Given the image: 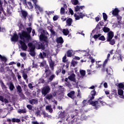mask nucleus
Returning <instances> with one entry per match:
<instances>
[{
  "mask_svg": "<svg viewBox=\"0 0 124 124\" xmlns=\"http://www.w3.org/2000/svg\"><path fill=\"white\" fill-rule=\"evenodd\" d=\"M23 4L25 6V7L26 8H28V9H32V8H33L31 2H25L24 4Z\"/></svg>",
  "mask_w": 124,
  "mask_h": 124,
  "instance_id": "11",
  "label": "nucleus"
},
{
  "mask_svg": "<svg viewBox=\"0 0 124 124\" xmlns=\"http://www.w3.org/2000/svg\"><path fill=\"white\" fill-rule=\"evenodd\" d=\"M27 108L29 109V110H32V106L31 105H27Z\"/></svg>",
  "mask_w": 124,
  "mask_h": 124,
  "instance_id": "52",
  "label": "nucleus"
},
{
  "mask_svg": "<svg viewBox=\"0 0 124 124\" xmlns=\"http://www.w3.org/2000/svg\"><path fill=\"white\" fill-rule=\"evenodd\" d=\"M96 95L95 93H92L90 95H89V97L90 98V99L89 100V101L90 102V100H93L94 99V96Z\"/></svg>",
  "mask_w": 124,
  "mask_h": 124,
  "instance_id": "29",
  "label": "nucleus"
},
{
  "mask_svg": "<svg viewBox=\"0 0 124 124\" xmlns=\"http://www.w3.org/2000/svg\"><path fill=\"white\" fill-rule=\"evenodd\" d=\"M118 93H124V91L122 89H119Z\"/></svg>",
  "mask_w": 124,
  "mask_h": 124,
  "instance_id": "64",
  "label": "nucleus"
},
{
  "mask_svg": "<svg viewBox=\"0 0 124 124\" xmlns=\"http://www.w3.org/2000/svg\"><path fill=\"white\" fill-rule=\"evenodd\" d=\"M74 16L75 17L76 20H79L80 18H81L79 16H78L76 14L74 15Z\"/></svg>",
  "mask_w": 124,
  "mask_h": 124,
  "instance_id": "51",
  "label": "nucleus"
},
{
  "mask_svg": "<svg viewBox=\"0 0 124 124\" xmlns=\"http://www.w3.org/2000/svg\"><path fill=\"white\" fill-rule=\"evenodd\" d=\"M16 88L17 93H22V91H23L22 90V87H21L20 85H17V86H16Z\"/></svg>",
  "mask_w": 124,
  "mask_h": 124,
  "instance_id": "25",
  "label": "nucleus"
},
{
  "mask_svg": "<svg viewBox=\"0 0 124 124\" xmlns=\"http://www.w3.org/2000/svg\"><path fill=\"white\" fill-rule=\"evenodd\" d=\"M73 60H77L78 61H79L80 60V57L78 56H75L73 58Z\"/></svg>",
  "mask_w": 124,
  "mask_h": 124,
  "instance_id": "61",
  "label": "nucleus"
},
{
  "mask_svg": "<svg viewBox=\"0 0 124 124\" xmlns=\"http://www.w3.org/2000/svg\"><path fill=\"white\" fill-rule=\"evenodd\" d=\"M26 95L29 99H31V98H34L36 96V93H27Z\"/></svg>",
  "mask_w": 124,
  "mask_h": 124,
  "instance_id": "14",
  "label": "nucleus"
},
{
  "mask_svg": "<svg viewBox=\"0 0 124 124\" xmlns=\"http://www.w3.org/2000/svg\"><path fill=\"white\" fill-rule=\"evenodd\" d=\"M32 67H35V68H37L38 65L37 64L34 63V62L32 63Z\"/></svg>",
  "mask_w": 124,
  "mask_h": 124,
  "instance_id": "56",
  "label": "nucleus"
},
{
  "mask_svg": "<svg viewBox=\"0 0 124 124\" xmlns=\"http://www.w3.org/2000/svg\"><path fill=\"white\" fill-rule=\"evenodd\" d=\"M0 59L3 62H6V58L4 56H2L0 55Z\"/></svg>",
  "mask_w": 124,
  "mask_h": 124,
  "instance_id": "45",
  "label": "nucleus"
},
{
  "mask_svg": "<svg viewBox=\"0 0 124 124\" xmlns=\"http://www.w3.org/2000/svg\"><path fill=\"white\" fill-rule=\"evenodd\" d=\"M113 37H114V32H113L112 31H109L108 33V37L107 38V41H110V40H111V39H112V38H113Z\"/></svg>",
  "mask_w": 124,
  "mask_h": 124,
  "instance_id": "9",
  "label": "nucleus"
},
{
  "mask_svg": "<svg viewBox=\"0 0 124 124\" xmlns=\"http://www.w3.org/2000/svg\"><path fill=\"white\" fill-rule=\"evenodd\" d=\"M42 115H43L44 118H48V117H49V114H48V113H46L45 111L42 112Z\"/></svg>",
  "mask_w": 124,
  "mask_h": 124,
  "instance_id": "39",
  "label": "nucleus"
},
{
  "mask_svg": "<svg viewBox=\"0 0 124 124\" xmlns=\"http://www.w3.org/2000/svg\"><path fill=\"white\" fill-rule=\"evenodd\" d=\"M12 123H20L21 122V120L18 118H12Z\"/></svg>",
  "mask_w": 124,
  "mask_h": 124,
  "instance_id": "26",
  "label": "nucleus"
},
{
  "mask_svg": "<svg viewBox=\"0 0 124 124\" xmlns=\"http://www.w3.org/2000/svg\"><path fill=\"white\" fill-rule=\"evenodd\" d=\"M4 98L2 97V96H0V101H1L2 102H4Z\"/></svg>",
  "mask_w": 124,
  "mask_h": 124,
  "instance_id": "60",
  "label": "nucleus"
},
{
  "mask_svg": "<svg viewBox=\"0 0 124 124\" xmlns=\"http://www.w3.org/2000/svg\"><path fill=\"white\" fill-rule=\"evenodd\" d=\"M8 86L9 89H10V91H11V92H12V91H13L15 88V87L14 86V85L13 84V83H12V82L9 83Z\"/></svg>",
  "mask_w": 124,
  "mask_h": 124,
  "instance_id": "18",
  "label": "nucleus"
},
{
  "mask_svg": "<svg viewBox=\"0 0 124 124\" xmlns=\"http://www.w3.org/2000/svg\"><path fill=\"white\" fill-rule=\"evenodd\" d=\"M32 0L34 4L35 5V8H36V9H38V10H39L40 12H42V11H43V9L40 7H39V6H38L37 4H36V2H37V0Z\"/></svg>",
  "mask_w": 124,
  "mask_h": 124,
  "instance_id": "10",
  "label": "nucleus"
},
{
  "mask_svg": "<svg viewBox=\"0 0 124 124\" xmlns=\"http://www.w3.org/2000/svg\"><path fill=\"white\" fill-rule=\"evenodd\" d=\"M19 96H20L21 98H22V99H26V97H25L24 93H19Z\"/></svg>",
  "mask_w": 124,
  "mask_h": 124,
  "instance_id": "47",
  "label": "nucleus"
},
{
  "mask_svg": "<svg viewBox=\"0 0 124 124\" xmlns=\"http://www.w3.org/2000/svg\"><path fill=\"white\" fill-rule=\"evenodd\" d=\"M67 96L70 98L72 99H75V105L77 106L78 104H77L78 101H79V99L82 97V95L81 93H78L76 96L75 93H68Z\"/></svg>",
  "mask_w": 124,
  "mask_h": 124,
  "instance_id": "3",
  "label": "nucleus"
},
{
  "mask_svg": "<svg viewBox=\"0 0 124 124\" xmlns=\"http://www.w3.org/2000/svg\"><path fill=\"white\" fill-rule=\"evenodd\" d=\"M55 77H56V76H55V75H51L49 78H48V81L51 82V81H53V79L55 78Z\"/></svg>",
  "mask_w": 124,
  "mask_h": 124,
  "instance_id": "27",
  "label": "nucleus"
},
{
  "mask_svg": "<svg viewBox=\"0 0 124 124\" xmlns=\"http://www.w3.org/2000/svg\"><path fill=\"white\" fill-rule=\"evenodd\" d=\"M118 95L121 98H124V93H118Z\"/></svg>",
  "mask_w": 124,
  "mask_h": 124,
  "instance_id": "59",
  "label": "nucleus"
},
{
  "mask_svg": "<svg viewBox=\"0 0 124 124\" xmlns=\"http://www.w3.org/2000/svg\"><path fill=\"white\" fill-rule=\"evenodd\" d=\"M63 62H67V60H66V55H65V56H64L63 58Z\"/></svg>",
  "mask_w": 124,
  "mask_h": 124,
  "instance_id": "62",
  "label": "nucleus"
},
{
  "mask_svg": "<svg viewBox=\"0 0 124 124\" xmlns=\"http://www.w3.org/2000/svg\"><path fill=\"white\" fill-rule=\"evenodd\" d=\"M101 98H99V99H98L97 101H92L91 102H90V104H91V105H92V106H96L97 104H98V103H101L102 105H104L105 104V102H103V101H101Z\"/></svg>",
  "mask_w": 124,
  "mask_h": 124,
  "instance_id": "5",
  "label": "nucleus"
},
{
  "mask_svg": "<svg viewBox=\"0 0 124 124\" xmlns=\"http://www.w3.org/2000/svg\"><path fill=\"white\" fill-rule=\"evenodd\" d=\"M74 112L76 113L75 115L71 114L69 115L68 113H65V112L63 111V119H66V121L67 122L71 121L69 122V124H81V123H80V119L75 118V116L78 115V114H79V110L78 109H75Z\"/></svg>",
  "mask_w": 124,
  "mask_h": 124,
  "instance_id": "1",
  "label": "nucleus"
},
{
  "mask_svg": "<svg viewBox=\"0 0 124 124\" xmlns=\"http://www.w3.org/2000/svg\"><path fill=\"white\" fill-rule=\"evenodd\" d=\"M20 56L21 57H22L23 58H25L27 56V54L24 52H21L20 53Z\"/></svg>",
  "mask_w": 124,
  "mask_h": 124,
  "instance_id": "50",
  "label": "nucleus"
},
{
  "mask_svg": "<svg viewBox=\"0 0 124 124\" xmlns=\"http://www.w3.org/2000/svg\"><path fill=\"white\" fill-rule=\"evenodd\" d=\"M72 3L74 5H77L78 4V0H71Z\"/></svg>",
  "mask_w": 124,
  "mask_h": 124,
  "instance_id": "40",
  "label": "nucleus"
},
{
  "mask_svg": "<svg viewBox=\"0 0 124 124\" xmlns=\"http://www.w3.org/2000/svg\"><path fill=\"white\" fill-rule=\"evenodd\" d=\"M46 99H48V100H50V99H52V98H53V95H52L51 94H47L46 96Z\"/></svg>",
  "mask_w": 124,
  "mask_h": 124,
  "instance_id": "34",
  "label": "nucleus"
},
{
  "mask_svg": "<svg viewBox=\"0 0 124 124\" xmlns=\"http://www.w3.org/2000/svg\"><path fill=\"white\" fill-rule=\"evenodd\" d=\"M115 56L118 60H121V61L123 59V58H124V56H122V55L120 54H116Z\"/></svg>",
  "mask_w": 124,
  "mask_h": 124,
  "instance_id": "35",
  "label": "nucleus"
},
{
  "mask_svg": "<svg viewBox=\"0 0 124 124\" xmlns=\"http://www.w3.org/2000/svg\"><path fill=\"white\" fill-rule=\"evenodd\" d=\"M19 84L20 85H21V86H24V88H27V85L25 84L24 81H20Z\"/></svg>",
  "mask_w": 124,
  "mask_h": 124,
  "instance_id": "46",
  "label": "nucleus"
},
{
  "mask_svg": "<svg viewBox=\"0 0 124 124\" xmlns=\"http://www.w3.org/2000/svg\"><path fill=\"white\" fill-rule=\"evenodd\" d=\"M28 47L30 48V55L32 57L35 56V52L34 49H35V45H32L31 43L28 44Z\"/></svg>",
  "mask_w": 124,
  "mask_h": 124,
  "instance_id": "4",
  "label": "nucleus"
},
{
  "mask_svg": "<svg viewBox=\"0 0 124 124\" xmlns=\"http://www.w3.org/2000/svg\"><path fill=\"white\" fill-rule=\"evenodd\" d=\"M44 65H46V61H44L42 63H41V66H44Z\"/></svg>",
  "mask_w": 124,
  "mask_h": 124,
  "instance_id": "53",
  "label": "nucleus"
},
{
  "mask_svg": "<svg viewBox=\"0 0 124 124\" xmlns=\"http://www.w3.org/2000/svg\"><path fill=\"white\" fill-rule=\"evenodd\" d=\"M19 42L21 45V48L23 50V51H27V49H28V46L26 45L25 41H22L20 40Z\"/></svg>",
  "mask_w": 124,
  "mask_h": 124,
  "instance_id": "7",
  "label": "nucleus"
},
{
  "mask_svg": "<svg viewBox=\"0 0 124 124\" xmlns=\"http://www.w3.org/2000/svg\"><path fill=\"white\" fill-rule=\"evenodd\" d=\"M99 39L100 40H102L103 41H104V40H105V37H104V36L102 35L101 36Z\"/></svg>",
  "mask_w": 124,
  "mask_h": 124,
  "instance_id": "55",
  "label": "nucleus"
},
{
  "mask_svg": "<svg viewBox=\"0 0 124 124\" xmlns=\"http://www.w3.org/2000/svg\"><path fill=\"white\" fill-rule=\"evenodd\" d=\"M17 113L19 114H26L27 113V109L26 108L24 109H19L17 110Z\"/></svg>",
  "mask_w": 124,
  "mask_h": 124,
  "instance_id": "20",
  "label": "nucleus"
},
{
  "mask_svg": "<svg viewBox=\"0 0 124 124\" xmlns=\"http://www.w3.org/2000/svg\"><path fill=\"white\" fill-rule=\"evenodd\" d=\"M83 8H85V6H76L75 7V11H76V12H78V11H80V10H81L83 9Z\"/></svg>",
  "mask_w": 124,
  "mask_h": 124,
  "instance_id": "17",
  "label": "nucleus"
},
{
  "mask_svg": "<svg viewBox=\"0 0 124 124\" xmlns=\"http://www.w3.org/2000/svg\"><path fill=\"white\" fill-rule=\"evenodd\" d=\"M58 119H62V111L59 112Z\"/></svg>",
  "mask_w": 124,
  "mask_h": 124,
  "instance_id": "44",
  "label": "nucleus"
},
{
  "mask_svg": "<svg viewBox=\"0 0 124 124\" xmlns=\"http://www.w3.org/2000/svg\"><path fill=\"white\" fill-rule=\"evenodd\" d=\"M39 38L40 40H43V41L45 42L47 41V37L43 34L40 35L39 36Z\"/></svg>",
  "mask_w": 124,
  "mask_h": 124,
  "instance_id": "21",
  "label": "nucleus"
},
{
  "mask_svg": "<svg viewBox=\"0 0 124 124\" xmlns=\"http://www.w3.org/2000/svg\"><path fill=\"white\" fill-rule=\"evenodd\" d=\"M42 93H50V87L49 86H46L42 90Z\"/></svg>",
  "mask_w": 124,
  "mask_h": 124,
  "instance_id": "8",
  "label": "nucleus"
},
{
  "mask_svg": "<svg viewBox=\"0 0 124 124\" xmlns=\"http://www.w3.org/2000/svg\"><path fill=\"white\" fill-rule=\"evenodd\" d=\"M74 54V53L73 52V50H68L67 52V57H71L72 56H73Z\"/></svg>",
  "mask_w": 124,
  "mask_h": 124,
  "instance_id": "22",
  "label": "nucleus"
},
{
  "mask_svg": "<svg viewBox=\"0 0 124 124\" xmlns=\"http://www.w3.org/2000/svg\"><path fill=\"white\" fill-rule=\"evenodd\" d=\"M63 33L64 35H67L69 33V31L67 29H64L63 30Z\"/></svg>",
  "mask_w": 124,
  "mask_h": 124,
  "instance_id": "37",
  "label": "nucleus"
},
{
  "mask_svg": "<svg viewBox=\"0 0 124 124\" xmlns=\"http://www.w3.org/2000/svg\"><path fill=\"white\" fill-rule=\"evenodd\" d=\"M66 23H67V26H71V23H72V19L71 18H68L67 20H66Z\"/></svg>",
  "mask_w": 124,
  "mask_h": 124,
  "instance_id": "30",
  "label": "nucleus"
},
{
  "mask_svg": "<svg viewBox=\"0 0 124 124\" xmlns=\"http://www.w3.org/2000/svg\"><path fill=\"white\" fill-rule=\"evenodd\" d=\"M115 41L114 40H110L109 41V44L111 45H114V44H115Z\"/></svg>",
  "mask_w": 124,
  "mask_h": 124,
  "instance_id": "49",
  "label": "nucleus"
},
{
  "mask_svg": "<svg viewBox=\"0 0 124 124\" xmlns=\"http://www.w3.org/2000/svg\"><path fill=\"white\" fill-rule=\"evenodd\" d=\"M40 110H39V109H38L35 112V116H36L37 117H41V115L40 114Z\"/></svg>",
  "mask_w": 124,
  "mask_h": 124,
  "instance_id": "31",
  "label": "nucleus"
},
{
  "mask_svg": "<svg viewBox=\"0 0 124 124\" xmlns=\"http://www.w3.org/2000/svg\"><path fill=\"white\" fill-rule=\"evenodd\" d=\"M78 15H79V17L80 18H83V17H84L85 14H83L82 13H78Z\"/></svg>",
  "mask_w": 124,
  "mask_h": 124,
  "instance_id": "54",
  "label": "nucleus"
},
{
  "mask_svg": "<svg viewBox=\"0 0 124 124\" xmlns=\"http://www.w3.org/2000/svg\"><path fill=\"white\" fill-rule=\"evenodd\" d=\"M103 30L104 32H108V31H110V29L108 28V27H104Z\"/></svg>",
  "mask_w": 124,
  "mask_h": 124,
  "instance_id": "41",
  "label": "nucleus"
},
{
  "mask_svg": "<svg viewBox=\"0 0 124 124\" xmlns=\"http://www.w3.org/2000/svg\"><path fill=\"white\" fill-rule=\"evenodd\" d=\"M0 83L1 85V87L3 90H6V86L5 85H4V83H3V82H2V80H0Z\"/></svg>",
  "mask_w": 124,
  "mask_h": 124,
  "instance_id": "32",
  "label": "nucleus"
},
{
  "mask_svg": "<svg viewBox=\"0 0 124 124\" xmlns=\"http://www.w3.org/2000/svg\"><path fill=\"white\" fill-rule=\"evenodd\" d=\"M77 63H78V62L75 61L74 60H72L71 62V65L72 66H75V65H77Z\"/></svg>",
  "mask_w": 124,
  "mask_h": 124,
  "instance_id": "38",
  "label": "nucleus"
},
{
  "mask_svg": "<svg viewBox=\"0 0 124 124\" xmlns=\"http://www.w3.org/2000/svg\"><path fill=\"white\" fill-rule=\"evenodd\" d=\"M99 36H100V34L94 35L93 36V38H94L95 39H96V38H98V37H99Z\"/></svg>",
  "mask_w": 124,
  "mask_h": 124,
  "instance_id": "58",
  "label": "nucleus"
},
{
  "mask_svg": "<svg viewBox=\"0 0 124 124\" xmlns=\"http://www.w3.org/2000/svg\"><path fill=\"white\" fill-rule=\"evenodd\" d=\"M57 43H62V37H58L56 39Z\"/></svg>",
  "mask_w": 124,
  "mask_h": 124,
  "instance_id": "33",
  "label": "nucleus"
},
{
  "mask_svg": "<svg viewBox=\"0 0 124 124\" xmlns=\"http://www.w3.org/2000/svg\"><path fill=\"white\" fill-rule=\"evenodd\" d=\"M29 102L31 105H36L38 103V100L37 99H32L29 101Z\"/></svg>",
  "mask_w": 124,
  "mask_h": 124,
  "instance_id": "13",
  "label": "nucleus"
},
{
  "mask_svg": "<svg viewBox=\"0 0 124 124\" xmlns=\"http://www.w3.org/2000/svg\"><path fill=\"white\" fill-rule=\"evenodd\" d=\"M59 18V16H53V21H57V19Z\"/></svg>",
  "mask_w": 124,
  "mask_h": 124,
  "instance_id": "57",
  "label": "nucleus"
},
{
  "mask_svg": "<svg viewBox=\"0 0 124 124\" xmlns=\"http://www.w3.org/2000/svg\"><path fill=\"white\" fill-rule=\"evenodd\" d=\"M22 77L24 79V80H26V83H28L29 82V80H28V75H27V74L25 73V72H23L22 73Z\"/></svg>",
  "mask_w": 124,
  "mask_h": 124,
  "instance_id": "23",
  "label": "nucleus"
},
{
  "mask_svg": "<svg viewBox=\"0 0 124 124\" xmlns=\"http://www.w3.org/2000/svg\"><path fill=\"white\" fill-rule=\"evenodd\" d=\"M120 12V10L118 8H115L114 10L112 11V15L114 16H117L119 13Z\"/></svg>",
  "mask_w": 124,
  "mask_h": 124,
  "instance_id": "19",
  "label": "nucleus"
},
{
  "mask_svg": "<svg viewBox=\"0 0 124 124\" xmlns=\"http://www.w3.org/2000/svg\"><path fill=\"white\" fill-rule=\"evenodd\" d=\"M28 87L29 88H30V89H32L33 88V86H32V84L31 83H30L28 85Z\"/></svg>",
  "mask_w": 124,
  "mask_h": 124,
  "instance_id": "63",
  "label": "nucleus"
},
{
  "mask_svg": "<svg viewBox=\"0 0 124 124\" xmlns=\"http://www.w3.org/2000/svg\"><path fill=\"white\" fill-rule=\"evenodd\" d=\"M103 18H104V19L105 20V21H106L107 20V15H106V14L103 13Z\"/></svg>",
  "mask_w": 124,
  "mask_h": 124,
  "instance_id": "48",
  "label": "nucleus"
},
{
  "mask_svg": "<svg viewBox=\"0 0 124 124\" xmlns=\"http://www.w3.org/2000/svg\"><path fill=\"white\" fill-rule=\"evenodd\" d=\"M117 87L119 88V89H124V83H119Z\"/></svg>",
  "mask_w": 124,
  "mask_h": 124,
  "instance_id": "36",
  "label": "nucleus"
},
{
  "mask_svg": "<svg viewBox=\"0 0 124 124\" xmlns=\"http://www.w3.org/2000/svg\"><path fill=\"white\" fill-rule=\"evenodd\" d=\"M18 39H19V36H18V35H17V34H14L11 38V41L16 42L18 41Z\"/></svg>",
  "mask_w": 124,
  "mask_h": 124,
  "instance_id": "12",
  "label": "nucleus"
},
{
  "mask_svg": "<svg viewBox=\"0 0 124 124\" xmlns=\"http://www.w3.org/2000/svg\"><path fill=\"white\" fill-rule=\"evenodd\" d=\"M46 110L48 111L49 113H53V108H52V107H51V105L46 106Z\"/></svg>",
  "mask_w": 124,
  "mask_h": 124,
  "instance_id": "16",
  "label": "nucleus"
},
{
  "mask_svg": "<svg viewBox=\"0 0 124 124\" xmlns=\"http://www.w3.org/2000/svg\"><path fill=\"white\" fill-rule=\"evenodd\" d=\"M49 65L51 68V69H54V62H53V61H51L49 62Z\"/></svg>",
  "mask_w": 124,
  "mask_h": 124,
  "instance_id": "43",
  "label": "nucleus"
},
{
  "mask_svg": "<svg viewBox=\"0 0 124 124\" xmlns=\"http://www.w3.org/2000/svg\"><path fill=\"white\" fill-rule=\"evenodd\" d=\"M79 73L80 74L81 78H83L86 75V71L80 70Z\"/></svg>",
  "mask_w": 124,
  "mask_h": 124,
  "instance_id": "24",
  "label": "nucleus"
},
{
  "mask_svg": "<svg viewBox=\"0 0 124 124\" xmlns=\"http://www.w3.org/2000/svg\"><path fill=\"white\" fill-rule=\"evenodd\" d=\"M31 124H44V123L42 122L38 123L37 121H33L31 122Z\"/></svg>",
  "mask_w": 124,
  "mask_h": 124,
  "instance_id": "42",
  "label": "nucleus"
},
{
  "mask_svg": "<svg viewBox=\"0 0 124 124\" xmlns=\"http://www.w3.org/2000/svg\"><path fill=\"white\" fill-rule=\"evenodd\" d=\"M26 30L27 32L22 31L21 32L18 33V35H19V38L21 40H24L25 38H26L27 40L29 41L31 39V35H30V33L31 32V27L27 28Z\"/></svg>",
  "mask_w": 124,
  "mask_h": 124,
  "instance_id": "2",
  "label": "nucleus"
},
{
  "mask_svg": "<svg viewBox=\"0 0 124 124\" xmlns=\"http://www.w3.org/2000/svg\"><path fill=\"white\" fill-rule=\"evenodd\" d=\"M20 13H21L22 18H24V19H26V18L28 15V13L26 11L22 10L20 11Z\"/></svg>",
  "mask_w": 124,
  "mask_h": 124,
  "instance_id": "15",
  "label": "nucleus"
},
{
  "mask_svg": "<svg viewBox=\"0 0 124 124\" xmlns=\"http://www.w3.org/2000/svg\"><path fill=\"white\" fill-rule=\"evenodd\" d=\"M46 57V53L45 52L40 53L39 55V58H40V59H44V58H45Z\"/></svg>",
  "mask_w": 124,
  "mask_h": 124,
  "instance_id": "28",
  "label": "nucleus"
},
{
  "mask_svg": "<svg viewBox=\"0 0 124 124\" xmlns=\"http://www.w3.org/2000/svg\"><path fill=\"white\" fill-rule=\"evenodd\" d=\"M68 79H70V81H72L73 82H75L76 83V85L78 84V81H77L76 76L74 73H72L69 77Z\"/></svg>",
  "mask_w": 124,
  "mask_h": 124,
  "instance_id": "6",
  "label": "nucleus"
}]
</instances>
